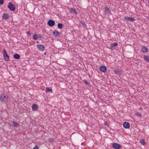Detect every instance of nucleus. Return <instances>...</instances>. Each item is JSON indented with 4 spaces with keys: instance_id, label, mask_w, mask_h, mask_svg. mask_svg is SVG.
Segmentation results:
<instances>
[{
    "instance_id": "f257e3e1",
    "label": "nucleus",
    "mask_w": 149,
    "mask_h": 149,
    "mask_svg": "<svg viewBox=\"0 0 149 149\" xmlns=\"http://www.w3.org/2000/svg\"><path fill=\"white\" fill-rule=\"evenodd\" d=\"M2 53L4 60L6 61H9V57L7 54L6 50L5 49H3Z\"/></svg>"
},
{
    "instance_id": "f03ea898",
    "label": "nucleus",
    "mask_w": 149,
    "mask_h": 149,
    "mask_svg": "<svg viewBox=\"0 0 149 149\" xmlns=\"http://www.w3.org/2000/svg\"><path fill=\"white\" fill-rule=\"evenodd\" d=\"M8 100V97L5 94L3 93L1 94L0 96V100L1 102H5Z\"/></svg>"
},
{
    "instance_id": "7ed1b4c3",
    "label": "nucleus",
    "mask_w": 149,
    "mask_h": 149,
    "mask_svg": "<svg viewBox=\"0 0 149 149\" xmlns=\"http://www.w3.org/2000/svg\"><path fill=\"white\" fill-rule=\"evenodd\" d=\"M8 8L10 10L13 11H14L15 9V6L14 4H13L11 2H10L9 3L8 5Z\"/></svg>"
},
{
    "instance_id": "20e7f679",
    "label": "nucleus",
    "mask_w": 149,
    "mask_h": 149,
    "mask_svg": "<svg viewBox=\"0 0 149 149\" xmlns=\"http://www.w3.org/2000/svg\"><path fill=\"white\" fill-rule=\"evenodd\" d=\"M38 49L40 51H43L44 50L45 47L43 45L38 44L37 45Z\"/></svg>"
},
{
    "instance_id": "39448f33",
    "label": "nucleus",
    "mask_w": 149,
    "mask_h": 149,
    "mask_svg": "<svg viewBox=\"0 0 149 149\" xmlns=\"http://www.w3.org/2000/svg\"><path fill=\"white\" fill-rule=\"evenodd\" d=\"M112 147L116 149H119L120 147V145L117 143H113L112 144Z\"/></svg>"
},
{
    "instance_id": "423d86ee",
    "label": "nucleus",
    "mask_w": 149,
    "mask_h": 149,
    "mask_svg": "<svg viewBox=\"0 0 149 149\" xmlns=\"http://www.w3.org/2000/svg\"><path fill=\"white\" fill-rule=\"evenodd\" d=\"M141 50L142 52L144 54H145V53H147L148 51V48L144 46L142 47Z\"/></svg>"
},
{
    "instance_id": "0eeeda50",
    "label": "nucleus",
    "mask_w": 149,
    "mask_h": 149,
    "mask_svg": "<svg viewBox=\"0 0 149 149\" xmlns=\"http://www.w3.org/2000/svg\"><path fill=\"white\" fill-rule=\"evenodd\" d=\"M48 25L50 26H53L55 24L54 21L51 19H49L48 22Z\"/></svg>"
},
{
    "instance_id": "6e6552de",
    "label": "nucleus",
    "mask_w": 149,
    "mask_h": 149,
    "mask_svg": "<svg viewBox=\"0 0 149 149\" xmlns=\"http://www.w3.org/2000/svg\"><path fill=\"white\" fill-rule=\"evenodd\" d=\"M100 69L101 71L103 72H105L106 71L107 68L105 66L102 65L100 67Z\"/></svg>"
},
{
    "instance_id": "1a4fd4ad",
    "label": "nucleus",
    "mask_w": 149,
    "mask_h": 149,
    "mask_svg": "<svg viewBox=\"0 0 149 149\" xmlns=\"http://www.w3.org/2000/svg\"><path fill=\"white\" fill-rule=\"evenodd\" d=\"M123 126L126 129L129 128L130 127V125L129 123L127 122H125L123 123Z\"/></svg>"
},
{
    "instance_id": "9d476101",
    "label": "nucleus",
    "mask_w": 149,
    "mask_h": 149,
    "mask_svg": "<svg viewBox=\"0 0 149 149\" xmlns=\"http://www.w3.org/2000/svg\"><path fill=\"white\" fill-rule=\"evenodd\" d=\"M38 108V106L36 104H33L32 106V109L33 111H36Z\"/></svg>"
},
{
    "instance_id": "9b49d317",
    "label": "nucleus",
    "mask_w": 149,
    "mask_h": 149,
    "mask_svg": "<svg viewBox=\"0 0 149 149\" xmlns=\"http://www.w3.org/2000/svg\"><path fill=\"white\" fill-rule=\"evenodd\" d=\"M70 11L71 13L74 14L75 15L77 13L76 10L72 8H71L70 9Z\"/></svg>"
},
{
    "instance_id": "f8f14e48",
    "label": "nucleus",
    "mask_w": 149,
    "mask_h": 149,
    "mask_svg": "<svg viewBox=\"0 0 149 149\" xmlns=\"http://www.w3.org/2000/svg\"><path fill=\"white\" fill-rule=\"evenodd\" d=\"M143 59L149 63V56L144 55L143 57Z\"/></svg>"
},
{
    "instance_id": "ddd939ff",
    "label": "nucleus",
    "mask_w": 149,
    "mask_h": 149,
    "mask_svg": "<svg viewBox=\"0 0 149 149\" xmlns=\"http://www.w3.org/2000/svg\"><path fill=\"white\" fill-rule=\"evenodd\" d=\"M53 33L55 36H58L60 35L59 32L56 30L54 31Z\"/></svg>"
},
{
    "instance_id": "4468645a",
    "label": "nucleus",
    "mask_w": 149,
    "mask_h": 149,
    "mask_svg": "<svg viewBox=\"0 0 149 149\" xmlns=\"http://www.w3.org/2000/svg\"><path fill=\"white\" fill-rule=\"evenodd\" d=\"M3 19H8L9 18L8 15L6 13H4L2 15Z\"/></svg>"
},
{
    "instance_id": "2eb2a0df",
    "label": "nucleus",
    "mask_w": 149,
    "mask_h": 149,
    "mask_svg": "<svg viewBox=\"0 0 149 149\" xmlns=\"http://www.w3.org/2000/svg\"><path fill=\"white\" fill-rule=\"evenodd\" d=\"M53 92L51 88H50L48 87L46 88L45 92L47 93L50 92L52 93Z\"/></svg>"
},
{
    "instance_id": "dca6fc26",
    "label": "nucleus",
    "mask_w": 149,
    "mask_h": 149,
    "mask_svg": "<svg viewBox=\"0 0 149 149\" xmlns=\"http://www.w3.org/2000/svg\"><path fill=\"white\" fill-rule=\"evenodd\" d=\"M14 58L16 59H18L20 58L19 55L17 54H15L13 56Z\"/></svg>"
},
{
    "instance_id": "f3484780",
    "label": "nucleus",
    "mask_w": 149,
    "mask_h": 149,
    "mask_svg": "<svg viewBox=\"0 0 149 149\" xmlns=\"http://www.w3.org/2000/svg\"><path fill=\"white\" fill-rule=\"evenodd\" d=\"M13 126H14L15 127H18L19 126V124L17 123L15 121H13Z\"/></svg>"
},
{
    "instance_id": "a211bd4d",
    "label": "nucleus",
    "mask_w": 149,
    "mask_h": 149,
    "mask_svg": "<svg viewBox=\"0 0 149 149\" xmlns=\"http://www.w3.org/2000/svg\"><path fill=\"white\" fill-rule=\"evenodd\" d=\"M140 143L142 145H144L146 143L144 139H141L139 140Z\"/></svg>"
},
{
    "instance_id": "6ab92c4d",
    "label": "nucleus",
    "mask_w": 149,
    "mask_h": 149,
    "mask_svg": "<svg viewBox=\"0 0 149 149\" xmlns=\"http://www.w3.org/2000/svg\"><path fill=\"white\" fill-rule=\"evenodd\" d=\"M104 11L106 14H108L110 12L109 9L107 7L104 8Z\"/></svg>"
},
{
    "instance_id": "aec40b11",
    "label": "nucleus",
    "mask_w": 149,
    "mask_h": 149,
    "mask_svg": "<svg viewBox=\"0 0 149 149\" xmlns=\"http://www.w3.org/2000/svg\"><path fill=\"white\" fill-rule=\"evenodd\" d=\"M118 45V43L117 42H114L111 44V48L114 47Z\"/></svg>"
},
{
    "instance_id": "412c9836",
    "label": "nucleus",
    "mask_w": 149,
    "mask_h": 149,
    "mask_svg": "<svg viewBox=\"0 0 149 149\" xmlns=\"http://www.w3.org/2000/svg\"><path fill=\"white\" fill-rule=\"evenodd\" d=\"M114 72L115 74H121V72L120 70H118L117 69H115L114 70Z\"/></svg>"
},
{
    "instance_id": "4be33fe9",
    "label": "nucleus",
    "mask_w": 149,
    "mask_h": 149,
    "mask_svg": "<svg viewBox=\"0 0 149 149\" xmlns=\"http://www.w3.org/2000/svg\"><path fill=\"white\" fill-rule=\"evenodd\" d=\"M58 27L59 29H61L62 28V27L63 26V25L62 24L59 23L58 24Z\"/></svg>"
},
{
    "instance_id": "5701e85b",
    "label": "nucleus",
    "mask_w": 149,
    "mask_h": 149,
    "mask_svg": "<svg viewBox=\"0 0 149 149\" xmlns=\"http://www.w3.org/2000/svg\"><path fill=\"white\" fill-rule=\"evenodd\" d=\"M38 38V36L37 34H35L33 36V39L35 40H36Z\"/></svg>"
},
{
    "instance_id": "b1692460",
    "label": "nucleus",
    "mask_w": 149,
    "mask_h": 149,
    "mask_svg": "<svg viewBox=\"0 0 149 149\" xmlns=\"http://www.w3.org/2000/svg\"><path fill=\"white\" fill-rule=\"evenodd\" d=\"M80 22H81V24L82 26L83 27H86V25L85 24V23L84 22H83L82 21H80Z\"/></svg>"
},
{
    "instance_id": "393cba45",
    "label": "nucleus",
    "mask_w": 149,
    "mask_h": 149,
    "mask_svg": "<svg viewBox=\"0 0 149 149\" xmlns=\"http://www.w3.org/2000/svg\"><path fill=\"white\" fill-rule=\"evenodd\" d=\"M84 82H85L86 85H89L90 84L89 83L87 80H84Z\"/></svg>"
},
{
    "instance_id": "a878e982",
    "label": "nucleus",
    "mask_w": 149,
    "mask_h": 149,
    "mask_svg": "<svg viewBox=\"0 0 149 149\" xmlns=\"http://www.w3.org/2000/svg\"><path fill=\"white\" fill-rule=\"evenodd\" d=\"M49 140L50 141V143H52L54 141V139H53L52 138H49Z\"/></svg>"
},
{
    "instance_id": "bb28decb",
    "label": "nucleus",
    "mask_w": 149,
    "mask_h": 149,
    "mask_svg": "<svg viewBox=\"0 0 149 149\" xmlns=\"http://www.w3.org/2000/svg\"><path fill=\"white\" fill-rule=\"evenodd\" d=\"M127 21H130V22H132L134 21L135 19H125Z\"/></svg>"
},
{
    "instance_id": "cd10ccee",
    "label": "nucleus",
    "mask_w": 149,
    "mask_h": 149,
    "mask_svg": "<svg viewBox=\"0 0 149 149\" xmlns=\"http://www.w3.org/2000/svg\"><path fill=\"white\" fill-rule=\"evenodd\" d=\"M27 34L29 36H30L31 35V33L29 31L27 32Z\"/></svg>"
},
{
    "instance_id": "c85d7f7f",
    "label": "nucleus",
    "mask_w": 149,
    "mask_h": 149,
    "mask_svg": "<svg viewBox=\"0 0 149 149\" xmlns=\"http://www.w3.org/2000/svg\"><path fill=\"white\" fill-rule=\"evenodd\" d=\"M3 0H0V4L2 5L3 4Z\"/></svg>"
},
{
    "instance_id": "c756f323",
    "label": "nucleus",
    "mask_w": 149,
    "mask_h": 149,
    "mask_svg": "<svg viewBox=\"0 0 149 149\" xmlns=\"http://www.w3.org/2000/svg\"><path fill=\"white\" fill-rule=\"evenodd\" d=\"M33 149H38V147L37 146H36L33 148Z\"/></svg>"
},
{
    "instance_id": "7c9ffc66",
    "label": "nucleus",
    "mask_w": 149,
    "mask_h": 149,
    "mask_svg": "<svg viewBox=\"0 0 149 149\" xmlns=\"http://www.w3.org/2000/svg\"><path fill=\"white\" fill-rule=\"evenodd\" d=\"M38 37L39 38H40V39L41 38H42V36H41L40 35H39L38 36Z\"/></svg>"
},
{
    "instance_id": "2f4dec72",
    "label": "nucleus",
    "mask_w": 149,
    "mask_h": 149,
    "mask_svg": "<svg viewBox=\"0 0 149 149\" xmlns=\"http://www.w3.org/2000/svg\"><path fill=\"white\" fill-rule=\"evenodd\" d=\"M127 19H133V17H131V18H130V17H128Z\"/></svg>"
},
{
    "instance_id": "473e14b6",
    "label": "nucleus",
    "mask_w": 149,
    "mask_h": 149,
    "mask_svg": "<svg viewBox=\"0 0 149 149\" xmlns=\"http://www.w3.org/2000/svg\"><path fill=\"white\" fill-rule=\"evenodd\" d=\"M137 115H138L139 116H141V114L139 113H138Z\"/></svg>"
},
{
    "instance_id": "72a5a7b5",
    "label": "nucleus",
    "mask_w": 149,
    "mask_h": 149,
    "mask_svg": "<svg viewBox=\"0 0 149 149\" xmlns=\"http://www.w3.org/2000/svg\"><path fill=\"white\" fill-rule=\"evenodd\" d=\"M44 54L45 55H46V53L45 52L44 53Z\"/></svg>"
},
{
    "instance_id": "f704fd0d",
    "label": "nucleus",
    "mask_w": 149,
    "mask_h": 149,
    "mask_svg": "<svg viewBox=\"0 0 149 149\" xmlns=\"http://www.w3.org/2000/svg\"><path fill=\"white\" fill-rule=\"evenodd\" d=\"M144 22H145L146 21L145 20H147V19H144Z\"/></svg>"
},
{
    "instance_id": "c9c22d12",
    "label": "nucleus",
    "mask_w": 149,
    "mask_h": 149,
    "mask_svg": "<svg viewBox=\"0 0 149 149\" xmlns=\"http://www.w3.org/2000/svg\"><path fill=\"white\" fill-rule=\"evenodd\" d=\"M36 42H37V43H38L39 42L38 41H37Z\"/></svg>"
},
{
    "instance_id": "e433bc0d",
    "label": "nucleus",
    "mask_w": 149,
    "mask_h": 149,
    "mask_svg": "<svg viewBox=\"0 0 149 149\" xmlns=\"http://www.w3.org/2000/svg\"><path fill=\"white\" fill-rule=\"evenodd\" d=\"M127 19V18H125V19Z\"/></svg>"
},
{
    "instance_id": "4c0bfd02",
    "label": "nucleus",
    "mask_w": 149,
    "mask_h": 149,
    "mask_svg": "<svg viewBox=\"0 0 149 149\" xmlns=\"http://www.w3.org/2000/svg\"><path fill=\"white\" fill-rule=\"evenodd\" d=\"M148 19V21H149V19Z\"/></svg>"
}]
</instances>
